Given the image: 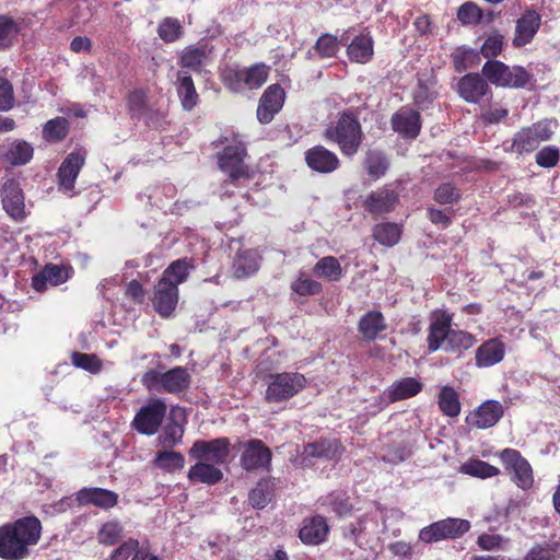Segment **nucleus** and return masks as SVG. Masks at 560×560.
I'll return each mask as SVG.
<instances>
[{
  "instance_id": "52",
  "label": "nucleus",
  "mask_w": 560,
  "mask_h": 560,
  "mask_svg": "<svg viewBox=\"0 0 560 560\" xmlns=\"http://www.w3.org/2000/svg\"><path fill=\"white\" fill-rule=\"evenodd\" d=\"M483 16L480 7L471 1L463 3L457 10V19L463 25H477Z\"/></svg>"
},
{
  "instance_id": "17",
  "label": "nucleus",
  "mask_w": 560,
  "mask_h": 560,
  "mask_svg": "<svg viewBox=\"0 0 560 560\" xmlns=\"http://www.w3.org/2000/svg\"><path fill=\"white\" fill-rule=\"evenodd\" d=\"M284 90L279 83L269 85L259 98L257 119L260 124H269L283 107Z\"/></svg>"
},
{
  "instance_id": "46",
  "label": "nucleus",
  "mask_w": 560,
  "mask_h": 560,
  "mask_svg": "<svg viewBox=\"0 0 560 560\" xmlns=\"http://www.w3.org/2000/svg\"><path fill=\"white\" fill-rule=\"evenodd\" d=\"M291 290L300 296L317 295L323 291V284L305 272H300L290 284Z\"/></svg>"
},
{
  "instance_id": "4",
  "label": "nucleus",
  "mask_w": 560,
  "mask_h": 560,
  "mask_svg": "<svg viewBox=\"0 0 560 560\" xmlns=\"http://www.w3.org/2000/svg\"><path fill=\"white\" fill-rule=\"evenodd\" d=\"M270 67L264 62L244 68L229 65L220 71V80L230 92L241 93L245 90L260 89L267 82Z\"/></svg>"
},
{
  "instance_id": "31",
  "label": "nucleus",
  "mask_w": 560,
  "mask_h": 560,
  "mask_svg": "<svg viewBox=\"0 0 560 560\" xmlns=\"http://www.w3.org/2000/svg\"><path fill=\"white\" fill-rule=\"evenodd\" d=\"M328 533V525L324 517L315 516L305 521L300 529V539L304 544L317 545L325 540Z\"/></svg>"
},
{
  "instance_id": "64",
  "label": "nucleus",
  "mask_w": 560,
  "mask_h": 560,
  "mask_svg": "<svg viewBox=\"0 0 560 560\" xmlns=\"http://www.w3.org/2000/svg\"><path fill=\"white\" fill-rule=\"evenodd\" d=\"M139 542L136 539H129L121 544L110 556L109 560H127L131 553L138 549Z\"/></svg>"
},
{
  "instance_id": "39",
  "label": "nucleus",
  "mask_w": 560,
  "mask_h": 560,
  "mask_svg": "<svg viewBox=\"0 0 560 560\" xmlns=\"http://www.w3.org/2000/svg\"><path fill=\"white\" fill-rule=\"evenodd\" d=\"M223 477L222 471L211 464L198 463L188 472V478L194 482L208 485L218 483Z\"/></svg>"
},
{
  "instance_id": "49",
  "label": "nucleus",
  "mask_w": 560,
  "mask_h": 560,
  "mask_svg": "<svg viewBox=\"0 0 560 560\" xmlns=\"http://www.w3.org/2000/svg\"><path fill=\"white\" fill-rule=\"evenodd\" d=\"M148 95L143 90L131 91L127 96V106L132 119H140L149 108Z\"/></svg>"
},
{
  "instance_id": "55",
  "label": "nucleus",
  "mask_w": 560,
  "mask_h": 560,
  "mask_svg": "<svg viewBox=\"0 0 560 560\" xmlns=\"http://www.w3.org/2000/svg\"><path fill=\"white\" fill-rule=\"evenodd\" d=\"M504 45V37L499 32H492L487 36L485 39L481 48L480 54L491 60L492 58H495L502 52Z\"/></svg>"
},
{
  "instance_id": "45",
  "label": "nucleus",
  "mask_w": 560,
  "mask_h": 560,
  "mask_svg": "<svg viewBox=\"0 0 560 560\" xmlns=\"http://www.w3.org/2000/svg\"><path fill=\"white\" fill-rule=\"evenodd\" d=\"M340 44L337 36L323 33L315 42L313 49L320 59L335 58L340 50Z\"/></svg>"
},
{
  "instance_id": "35",
  "label": "nucleus",
  "mask_w": 560,
  "mask_h": 560,
  "mask_svg": "<svg viewBox=\"0 0 560 560\" xmlns=\"http://www.w3.org/2000/svg\"><path fill=\"white\" fill-rule=\"evenodd\" d=\"M438 406L443 416L456 418L462 410L459 394L452 386H443L438 395Z\"/></svg>"
},
{
  "instance_id": "6",
  "label": "nucleus",
  "mask_w": 560,
  "mask_h": 560,
  "mask_svg": "<svg viewBox=\"0 0 560 560\" xmlns=\"http://www.w3.org/2000/svg\"><path fill=\"white\" fill-rule=\"evenodd\" d=\"M482 75L491 83L502 88H525L532 79L521 66L509 67L499 60H488L482 66Z\"/></svg>"
},
{
  "instance_id": "29",
  "label": "nucleus",
  "mask_w": 560,
  "mask_h": 560,
  "mask_svg": "<svg viewBox=\"0 0 560 560\" xmlns=\"http://www.w3.org/2000/svg\"><path fill=\"white\" fill-rule=\"evenodd\" d=\"M386 329L384 315L375 310L366 312L358 323V330L366 341H374Z\"/></svg>"
},
{
  "instance_id": "23",
  "label": "nucleus",
  "mask_w": 560,
  "mask_h": 560,
  "mask_svg": "<svg viewBox=\"0 0 560 560\" xmlns=\"http://www.w3.org/2000/svg\"><path fill=\"white\" fill-rule=\"evenodd\" d=\"M70 278V269L62 265L48 264L32 277V288L36 292L46 291L49 285H59Z\"/></svg>"
},
{
  "instance_id": "48",
  "label": "nucleus",
  "mask_w": 560,
  "mask_h": 560,
  "mask_svg": "<svg viewBox=\"0 0 560 560\" xmlns=\"http://www.w3.org/2000/svg\"><path fill=\"white\" fill-rule=\"evenodd\" d=\"M460 472L478 477V478H489L499 474V469L486 462L471 458L465 464H463L459 468Z\"/></svg>"
},
{
  "instance_id": "32",
  "label": "nucleus",
  "mask_w": 560,
  "mask_h": 560,
  "mask_svg": "<svg viewBox=\"0 0 560 560\" xmlns=\"http://www.w3.org/2000/svg\"><path fill=\"white\" fill-rule=\"evenodd\" d=\"M184 432L185 429L183 424L176 421L167 423L163 432L159 435L162 450L156 452L155 455H180V453L174 452L173 447L182 442Z\"/></svg>"
},
{
  "instance_id": "60",
  "label": "nucleus",
  "mask_w": 560,
  "mask_h": 560,
  "mask_svg": "<svg viewBox=\"0 0 560 560\" xmlns=\"http://www.w3.org/2000/svg\"><path fill=\"white\" fill-rule=\"evenodd\" d=\"M122 534L121 526L116 522H108L104 524L98 533V540L104 545L116 544Z\"/></svg>"
},
{
  "instance_id": "16",
  "label": "nucleus",
  "mask_w": 560,
  "mask_h": 560,
  "mask_svg": "<svg viewBox=\"0 0 560 560\" xmlns=\"http://www.w3.org/2000/svg\"><path fill=\"white\" fill-rule=\"evenodd\" d=\"M398 202V192L384 186L372 190L362 201V207L371 215L377 217L394 211Z\"/></svg>"
},
{
  "instance_id": "42",
  "label": "nucleus",
  "mask_w": 560,
  "mask_h": 560,
  "mask_svg": "<svg viewBox=\"0 0 560 560\" xmlns=\"http://www.w3.org/2000/svg\"><path fill=\"white\" fill-rule=\"evenodd\" d=\"M21 26L13 18L0 14V50L12 47L18 42Z\"/></svg>"
},
{
  "instance_id": "3",
  "label": "nucleus",
  "mask_w": 560,
  "mask_h": 560,
  "mask_svg": "<svg viewBox=\"0 0 560 560\" xmlns=\"http://www.w3.org/2000/svg\"><path fill=\"white\" fill-rule=\"evenodd\" d=\"M323 137L336 144L343 156L353 158L359 153L364 140L358 114L352 109L342 110L327 125Z\"/></svg>"
},
{
  "instance_id": "62",
  "label": "nucleus",
  "mask_w": 560,
  "mask_h": 560,
  "mask_svg": "<svg viewBox=\"0 0 560 560\" xmlns=\"http://www.w3.org/2000/svg\"><path fill=\"white\" fill-rule=\"evenodd\" d=\"M143 118L145 125L152 129L162 128L166 124V114L150 107L144 113Z\"/></svg>"
},
{
  "instance_id": "11",
  "label": "nucleus",
  "mask_w": 560,
  "mask_h": 560,
  "mask_svg": "<svg viewBox=\"0 0 560 560\" xmlns=\"http://www.w3.org/2000/svg\"><path fill=\"white\" fill-rule=\"evenodd\" d=\"M470 529L467 520L448 517L422 528L419 538L423 542L431 544L443 539H456Z\"/></svg>"
},
{
  "instance_id": "21",
  "label": "nucleus",
  "mask_w": 560,
  "mask_h": 560,
  "mask_svg": "<svg viewBox=\"0 0 560 560\" xmlns=\"http://www.w3.org/2000/svg\"><path fill=\"white\" fill-rule=\"evenodd\" d=\"M85 163V152L77 150L67 155L58 168L57 177L61 188L66 191L74 189L75 180Z\"/></svg>"
},
{
  "instance_id": "2",
  "label": "nucleus",
  "mask_w": 560,
  "mask_h": 560,
  "mask_svg": "<svg viewBox=\"0 0 560 560\" xmlns=\"http://www.w3.org/2000/svg\"><path fill=\"white\" fill-rule=\"evenodd\" d=\"M42 524L35 516H26L0 527V557L21 560L28 556L30 546L40 538Z\"/></svg>"
},
{
  "instance_id": "15",
  "label": "nucleus",
  "mask_w": 560,
  "mask_h": 560,
  "mask_svg": "<svg viewBox=\"0 0 560 560\" xmlns=\"http://www.w3.org/2000/svg\"><path fill=\"white\" fill-rule=\"evenodd\" d=\"M457 92L465 102L471 104H478L485 97H492V91L488 82L479 73L475 72L467 73L459 79Z\"/></svg>"
},
{
  "instance_id": "22",
  "label": "nucleus",
  "mask_w": 560,
  "mask_h": 560,
  "mask_svg": "<svg viewBox=\"0 0 560 560\" xmlns=\"http://www.w3.org/2000/svg\"><path fill=\"white\" fill-rule=\"evenodd\" d=\"M540 23V14L533 9H526L521 18L516 21L513 46L523 47L529 44L538 32Z\"/></svg>"
},
{
  "instance_id": "9",
  "label": "nucleus",
  "mask_w": 560,
  "mask_h": 560,
  "mask_svg": "<svg viewBox=\"0 0 560 560\" xmlns=\"http://www.w3.org/2000/svg\"><path fill=\"white\" fill-rule=\"evenodd\" d=\"M167 411V405L162 398H154L143 405L135 415L131 428L143 435H154L159 432Z\"/></svg>"
},
{
  "instance_id": "53",
  "label": "nucleus",
  "mask_w": 560,
  "mask_h": 560,
  "mask_svg": "<svg viewBox=\"0 0 560 560\" xmlns=\"http://www.w3.org/2000/svg\"><path fill=\"white\" fill-rule=\"evenodd\" d=\"M462 198L460 190L451 183H443L433 192V199L439 205H454Z\"/></svg>"
},
{
  "instance_id": "51",
  "label": "nucleus",
  "mask_w": 560,
  "mask_h": 560,
  "mask_svg": "<svg viewBox=\"0 0 560 560\" xmlns=\"http://www.w3.org/2000/svg\"><path fill=\"white\" fill-rule=\"evenodd\" d=\"M183 26L177 19L165 18L159 25L158 34L165 43H174L183 36Z\"/></svg>"
},
{
  "instance_id": "27",
  "label": "nucleus",
  "mask_w": 560,
  "mask_h": 560,
  "mask_svg": "<svg viewBox=\"0 0 560 560\" xmlns=\"http://www.w3.org/2000/svg\"><path fill=\"white\" fill-rule=\"evenodd\" d=\"M175 86L183 109L186 112L192 110L200 102L192 77L184 70L178 71Z\"/></svg>"
},
{
  "instance_id": "61",
  "label": "nucleus",
  "mask_w": 560,
  "mask_h": 560,
  "mask_svg": "<svg viewBox=\"0 0 560 560\" xmlns=\"http://www.w3.org/2000/svg\"><path fill=\"white\" fill-rule=\"evenodd\" d=\"M13 86L9 80L0 78V112H7L13 107Z\"/></svg>"
},
{
  "instance_id": "58",
  "label": "nucleus",
  "mask_w": 560,
  "mask_h": 560,
  "mask_svg": "<svg viewBox=\"0 0 560 560\" xmlns=\"http://www.w3.org/2000/svg\"><path fill=\"white\" fill-rule=\"evenodd\" d=\"M326 502L339 516L350 514L353 508L352 503L350 502V498L342 492L329 494L326 499Z\"/></svg>"
},
{
  "instance_id": "13",
  "label": "nucleus",
  "mask_w": 560,
  "mask_h": 560,
  "mask_svg": "<svg viewBox=\"0 0 560 560\" xmlns=\"http://www.w3.org/2000/svg\"><path fill=\"white\" fill-rule=\"evenodd\" d=\"M179 299L178 287L166 278H160L153 290L152 304L163 318L170 317L176 310Z\"/></svg>"
},
{
  "instance_id": "7",
  "label": "nucleus",
  "mask_w": 560,
  "mask_h": 560,
  "mask_svg": "<svg viewBox=\"0 0 560 560\" xmlns=\"http://www.w3.org/2000/svg\"><path fill=\"white\" fill-rule=\"evenodd\" d=\"M555 130L548 119L539 120L522 128L512 138L511 151L518 154L534 152L541 142L552 138Z\"/></svg>"
},
{
  "instance_id": "54",
  "label": "nucleus",
  "mask_w": 560,
  "mask_h": 560,
  "mask_svg": "<svg viewBox=\"0 0 560 560\" xmlns=\"http://www.w3.org/2000/svg\"><path fill=\"white\" fill-rule=\"evenodd\" d=\"M71 362L74 366L90 373H98L102 370V361L93 353L73 352Z\"/></svg>"
},
{
  "instance_id": "19",
  "label": "nucleus",
  "mask_w": 560,
  "mask_h": 560,
  "mask_svg": "<svg viewBox=\"0 0 560 560\" xmlns=\"http://www.w3.org/2000/svg\"><path fill=\"white\" fill-rule=\"evenodd\" d=\"M2 205L5 212L15 221H23L26 217L24 194L19 182L8 179L1 190Z\"/></svg>"
},
{
  "instance_id": "43",
  "label": "nucleus",
  "mask_w": 560,
  "mask_h": 560,
  "mask_svg": "<svg viewBox=\"0 0 560 560\" xmlns=\"http://www.w3.org/2000/svg\"><path fill=\"white\" fill-rule=\"evenodd\" d=\"M33 154L34 149L28 142L16 140L10 144L5 159L12 165H25L32 160Z\"/></svg>"
},
{
  "instance_id": "20",
  "label": "nucleus",
  "mask_w": 560,
  "mask_h": 560,
  "mask_svg": "<svg viewBox=\"0 0 560 560\" xmlns=\"http://www.w3.org/2000/svg\"><path fill=\"white\" fill-rule=\"evenodd\" d=\"M392 128L405 139H416L421 131L420 113L408 108H399L390 119Z\"/></svg>"
},
{
  "instance_id": "47",
  "label": "nucleus",
  "mask_w": 560,
  "mask_h": 560,
  "mask_svg": "<svg viewBox=\"0 0 560 560\" xmlns=\"http://www.w3.org/2000/svg\"><path fill=\"white\" fill-rule=\"evenodd\" d=\"M191 267L192 265L190 264V259H177L170 264V266L163 271L161 278H166V281H172V283H176L178 287L180 283L186 281Z\"/></svg>"
},
{
  "instance_id": "56",
  "label": "nucleus",
  "mask_w": 560,
  "mask_h": 560,
  "mask_svg": "<svg viewBox=\"0 0 560 560\" xmlns=\"http://www.w3.org/2000/svg\"><path fill=\"white\" fill-rule=\"evenodd\" d=\"M232 450L242 455H272L269 447H267L262 441L258 439H252L247 442L237 441Z\"/></svg>"
},
{
  "instance_id": "40",
  "label": "nucleus",
  "mask_w": 560,
  "mask_h": 560,
  "mask_svg": "<svg viewBox=\"0 0 560 560\" xmlns=\"http://www.w3.org/2000/svg\"><path fill=\"white\" fill-rule=\"evenodd\" d=\"M43 138L50 143L65 140L69 133V121L65 117L49 119L43 127Z\"/></svg>"
},
{
  "instance_id": "37",
  "label": "nucleus",
  "mask_w": 560,
  "mask_h": 560,
  "mask_svg": "<svg viewBox=\"0 0 560 560\" xmlns=\"http://www.w3.org/2000/svg\"><path fill=\"white\" fill-rule=\"evenodd\" d=\"M313 273L327 281L337 282L342 278L343 270L335 256H325L314 265Z\"/></svg>"
},
{
  "instance_id": "26",
  "label": "nucleus",
  "mask_w": 560,
  "mask_h": 560,
  "mask_svg": "<svg viewBox=\"0 0 560 560\" xmlns=\"http://www.w3.org/2000/svg\"><path fill=\"white\" fill-rule=\"evenodd\" d=\"M423 389V384L416 377H402L395 381L384 390L388 402L405 400L417 396Z\"/></svg>"
},
{
  "instance_id": "10",
  "label": "nucleus",
  "mask_w": 560,
  "mask_h": 560,
  "mask_svg": "<svg viewBox=\"0 0 560 560\" xmlns=\"http://www.w3.org/2000/svg\"><path fill=\"white\" fill-rule=\"evenodd\" d=\"M247 149L245 144L240 142L234 145H228L218 153V166L223 173L234 179L249 180L252 172L245 163Z\"/></svg>"
},
{
  "instance_id": "28",
  "label": "nucleus",
  "mask_w": 560,
  "mask_h": 560,
  "mask_svg": "<svg viewBox=\"0 0 560 560\" xmlns=\"http://www.w3.org/2000/svg\"><path fill=\"white\" fill-rule=\"evenodd\" d=\"M350 61L365 65L373 59L374 40L370 33L355 36L347 47Z\"/></svg>"
},
{
  "instance_id": "63",
  "label": "nucleus",
  "mask_w": 560,
  "mask_h": 560,
  "mask_svg": "<svg viewBox=\"0 0 560 560\" xmlns=\"http://www.w3.org/2000/svg\"><path fill=\"white\" fill-rule=\"evenodd\" d=\"M153 465L167 471L180 470L184 467V457H155Z\"/></svg>"
},
{
  "instance_id": "38",
  "label": "nucleus",
  "mask_w": 560,
  "mask_h": 560,
  "mask_svg": "<svg viewBox=\"0 0 560 560\" xmlns=\"http://www.w3.org/2000/svg\"><path fill=\"white\" fill-rule=\"evenodd\" d=\"M373 238L383 246L392 247L401 237V228L394 222L378 223L373 226Z\"/></svg>"
},
{
  "instance_id": "18",
  "label": "nucleus",
  "mask_w": 560,
  "mask_h": 560,
  "mask_svg": "<svg viewBox=\"0 0 560 560\" xmlns=\"http://www.w3.org/2000/svg\"><path fill=\"white\" fill-rule=\"evenodd\" d=\"M305 163L308 168L319 174H329L340 167L338 155L322 144L306 150Z\"/></svg>"
},
{
  "instance_id": "34",
  "label": "nucleus",
  "mask_w": 560,
  "mask_h": 560,
  "mask_svg": "<svg viewBox=\"0 0 560 560\" xmlns=\"http://www.w3.org/2000/svg\"><path fill=\"white\" fill-rule=\"evenodd\" d=\"M363 166L368 175L372 179L377 180L387 173L389 168V160L381 150H368L363 161Z\"/></svg>"
},
{
  "instance_id": "33",
  "label": "nucleus",
  "mask_w": 560,
  "mask_h": 560,
  "mask_svg": "<svg viewBox=\"0 0 560 560\" xmlns=\"http://www.w3.org/2000/svg\"><path fill=\"white\" fill-rule=\"evenodd\" d=\"M508 469L513 472V480L516 485L526 490L534 483L533 470L525 457H508Z\"/></svg>"
},
{
  "instance_id": "30",
  "label": "nucleus",
  "mask_w": 560,
  "mask_h": 560,
  "mask_svg": "<svg viewBox=\"0 0 560 560\" xmlns=\"http://www.w3.org/2000/svg\"><path fill=\"white\" fill-rule=\"evenodd\" d=\"M118 495L103 488H84L79 491L78 500L82 504L91 503L102 509H109L117 504Z\"/></svg>"
},
{
  "instance_id": "41",
  "label": "nucleus",
  "mask_w": 560,
  "mask_h": 560,
  "mask_svg": "<svg viewBox=\"0 0 560 560\" xmlns=\"http://www.w3.org/2000/svg\"><path fill=\"white\" fill-rule=\"evenodd\" d=\"M273 491L275 486L271 480H260L248 494L249 504L258 510L266 508L273 498Z\"/></svg>"
},
{
  "instance_id": "59",
  "label": "nucleus",
  "mask_w": 560,
  "mask_h": 560,
  "mask_svg": "<svg viewBox=\"0 0 560 560\" xmlns=\"http://www.w3.org/2000/svg\"><path fill=\"white\" fill-rule=\"evenodd\" d=\"M454 214V210H442L435 207L427 208V218L434 225L441 226L442 229H447L452 224V217Z\"/></svg>"
},
{
  "instance_id": "36",
  "label": "nucleus",
  "mask_w": 560,
  "mask_h": 560,
  "mask_svg": "<svg viewBox=\"0 0 560 560\" xmlns=\"http://www.w3.org/2000/svg\"><path fill=\"white\" fill-rule=\"evenodd\" d=\"M230 440L228 438H218L211 441H196L188 455H229Z\"/></svg>"
},
{
  "instance_id": "8",
  "label": "nucleus",
  "mask_w": 560,
  "mask_h": 560,
  "mask_svg": "<svg viewBox=\"0 0 560 560\" xmlns=\"http://www.w3.org/2000/svg\"><path fill=\"white\" fill-rule=\"evenodd\" d=\"M306 386V378L298 372H282L270 375L265 393L267 402L289 400Z\"/></svg>"
},
{
  "instance_id": "1",
  "label": "nucleus",
  "mask_w": 560,
  "mask_h": 560,
  "mask_svg": "<svg viewBox=\"0 0 560 560\" xmlns=\"http://www.w3.org/2000/svg\"><path fill=\"white\" fill-rule=\"evenodd\" d=\"M452 323L453 315L446 311L439 310L433 313L427 335L429 353L443 350L459 359L466 351L475 347L477 343L476 336L466 330L453 329Z\"/></svg>"
},
{
  "instance_id": "44",
  "label": "nucleus",
  "mask_w": 560,
  "mask_h": 560,
  "mask_svg": "<svg viewBox=\"0 0 560 560\" xmlns=\"http://www.w3.org/2000/svg\"><path fill=\"white\" fill-rule=\"evenodd\" d=\"M342 452L343 446L337 439H319L304 448V455H340Z\"/></svg>"
},
{
  "instance_id": "14",
  "label": "nucleus",
  "mask_w": 560,
  "mask_h": 560,
  "mask_svg": "<svg viewBox=\"0 0 560 560\" xmlns=\"http://www.w3.org/2000/svg\"><path fill=\"white\" fill-rule=\"evenodd\" d=\"M504 415L503 405L493 399H488L470 411L465 422L476 429H489L494 427Z\"/></svg>"
},
{
  "instance_id": "50",
  "label": "nucleus",
  "mask_w": 560,
  "mask_h": 560,
  "mask_svg": "<svg viewBox=\"0 0 560 560\" xmlns=\"http://www.w3.org/2000/svg\"><path fill=\"white\" fill-rule=\"evenodd\" d=\"M560 556V542L550 541L535 545L526 555L525 560H556Z\"/></svg>"
},
{
  "instance_id": "57",
  "label": "nucleus",
  "mask_w": 560,
  "mask_h": 560,
  "mask_svg": "<svg viewBox=\"0 0 560 560\" xmlns=\"http://www.w3.org/2000/svg\"><path fill=\"white\" fill-rule=\"evenodd\" d=\"M560 160V150L556 145H545L542 147L535 156V161L538 166L542 168H552L555 167Z\"/></svg>"
},
{
  "instance_id": "12",
  "label": "nucleus",
  "mask_w": 560,
  "mask_h": 560,
  "mask_svg": "<svg viewBox=\"0 0 560 560\" xmlns=\"http://www.w3.org/2000/svg\"><path fill=\"white\" fill-rule=\"evenodd\" d=\"M213 46L207 42H198L186 46L179 54L177 65L183 69L201 73L212 60Z\"/></svg>"
},
{
  "instance_id": "5",
  "label": "nucleus",
  "mask_w": 560,
  "mask_h": 560,
  "mask_svg": "<svg viewBox=\"0 0 560 560\" xmlns=\"http://www.w3.org/2000/svg\"><path fill=\"white\" fill-rule=\"evenodd\" d=\"M148 392L180 395L187 392L191 384V375L185 366H174L167 371L150 369L140 378Z\"/></svg>"
},
{
  "instance_id": "25",
  "label": "nucleus",
  "mask_w": 560,
  "mask_h": 560,
  "mask_svg": "<svg viewBox=\"0 0 560 560\" xmlns=\"http://www.w3.org/2000/svg\"><path fill=\"white\" fill-rule=\"evenodd\" d=\"M505 355V345L498 338L483 341L476 350V366L490 368L500 363Z\"/></svg>"
},
{
  "instance_id": "24",
  "label": "nucleus",
  "mask_w": 560,
  "mask_h": 560,
  "mask_svg": "<svg viewBox=\"0 0 560 560\" xmlns=\"http://www.w3.org/2000/svg\"><path fill=\"white\" fill-rule=\"evenodd\" d=\"M261 256L257 249L238 250L232 264L233 277L245 279L255 275L260 268Z\"/></svg>"
}]
</instances>
